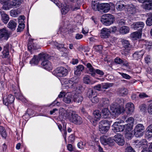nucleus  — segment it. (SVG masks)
Returning <instances> with one entry per match:
<instances>
[{"label": "nucleus", "mask_w": 152, "mask_h": 152, "mask_svg": "<svg viewBox=\"0 0 152 152\" xmlns=\"http://www.w3.org/2000/svg\"><path fill=\"white\" fill-rule=\"evenodd\" d=\"M112 114L114 116H118L125 111L123 107H121L116 103H113L110 106Z\"/></svg>", "instance_id": "obj_1"}, {"label": "nucleus", "mask_w": 152, "mask_h": 152, "mask_svg": "<svg viewBox=\"0 0 152 152\" xmlns=\"http://www.w3.org/2000/svg\"><path fill=\"white\" fill-rule=\"evenodd\" d=\"M68 73V70L63 66L58 67L53 72V74L58 77L66 76Z\"/></svg>", "instance_id": "obj_2"}, {"label": "nucleus", "mask_w": 152, "mask_h": 152, "mask_svg": "<svg viewBox=\"0 0 152 152\" xmlns=\"http://www.w3.org/2000/svg\"><path fill=\"white\" fill-rule=\"evenodd\" d=\"M114 18L110 14H106L103 15L101 19L102 23L106 26H109L113 23Z\"/></svg>", "instance_id": "obj_3"}, {"label": "nucleus", "mask_w": 152, "mask_h": 152, "mask_svg": "<svg viewBox=\"0 0 152 152\" xmlns=\"http://www.w3.org/2000/svg\"><path fill=\"white\" fill-rule=\"evenodd\" d=\"M121 42L123 50L126 53H129L133 48L132 45L128 40L125 39H121Z\"/></svg>", "instance_id": "obj_4"}, {"label": "nucleus", "mask_w": 152, "mask_h": 152, "mask_svg": "<svg viewBox=\"0 0 152 152\" xmlns=\"http://www.w3.org/2000/svg\"><path fill=\"white\" fill-rule=\"evenodd\" d=\"M69 119L72 123L77 125L80 124L83 122L81 117L73 113H71L69 116Z\"/></svg>", "instance_id": "obj_5"}, {"label": "nucleus", "mask_w": 152, "mask_h": 152, "mask_svg": "<svg viewBox=\"0 0 152 152\" xmlns=\"http://www.w3.org/2000/svg\"><path fill=\"white\" fill-rule=\"evenodd\" d=\"M11 35L10 31L6 28L0 29V39L7 40Z\"/></svg>", "instance_id": "obj_6"}, {"label": "nucleus", "mask_w": 152, "mask_h": 152, "mask_svg": "<svg viewBox=\"0 0 152 152\" xmlns=\"http://www.w3.org/2000/svg\"><path fill=\"white\" fill-rule=\"evenodd\" d=\"M120 122H115L112 126V130L115 132H121L124 131L125 129V125H121L119 124L121 123V121Z\"/></svg>", "instance_id": "obj_7"}, {"label": "nucleus", "mask_w": 152, "mask_h": 152, "mask_svg": "<svg viewBox=\"0 0 152 152\" xmlns=\"http://www.w3.org/2000/svg\"><path fill=\"white\" fill-rule=\"evenodd\" d=\"M100 140L101 143L104 145L108 144L111 146L114 145L115 144L114 138H107L103 136L101 137Z\"/></svg>", "instance_id": "obj_8"}, {"label": "nucleus", "mask_w": 152, "mask_h": 152, "mask_svg": "<svg viewBox=\"0 0 152 152\" xmlns=\"http://www.w3.org/2000/svg\"><path fill=\"white\" fill-rule=\"evenodd\" d=\"M114 140L117 144L120 145H123L125 142L123 137L121 134H118L114 137Z\"/></svg>", "instance_id": "obj_9"}, {"label": "nucleus", "mask_w": 152, "mask_h": 152, "mask_svg": "<svg viewBox=\"0 0 152 152\" xmlns=\"http://www.w3.org/2000/svg\"><path fill=\"white\" fill-rule=\"evenodd\" d=\"M3 99L4 104L6 106H7L9 104H12L14 102L15 98L13 96L10 94L6 98L3 97Z\"/></svg>", "instance_id": "obj_10"}, {"label": "nucleus", "mask_w": 152, "mask_h": 152, "mask_svg": "<svg viewBox=\"0 0 152 152\" xmlns=\"http://www.w3.org/2000/svg\"><path fill=\"white\" fill-rule=\"evenodd\" d=\"M41 65L43 68L48 71L53 69L52 64L48 60H44L41 63Z\"/></svg>", "instance_id": "obj_11"}, {"label": "nucleus", "mask_w": 152, "mask_h": 152, "mask_svg": "<svg viewBox=\"0 0 152 152\" xmlns=\"http://www.w3.org/2000/svg\"><path fill=\"white\" fill-rule=\"evenodd\" d=\"M144 26V24L142 22H138L134 23L132 24L133 28L135 30H138L142 32V28Z\"/></svg>", "instance_id": "obj_12"}, {"label": "nucleus", "mask_w": 152, "mask_h": 152, "mask_svg": "<svg viewBox=\"0 0 152 152\" xmlns=\"http://www.w3.org/2000/svg\"><path fill=\"white\" fill-rule=\"evenodd\" d=\"M84 69V67L82 65H79L74 68V74L77 76H80Z\"/></svg>", "instance_id": "obj_13"}, {"label": "nucleus", "mask_w": 152, "mask_h": 152, "mask_svg": "<svg viewBox=\"0 0 152 152\" xmlns=\"http://www.w3.org/2000/svg\"><path fill=\"white\" fill-rule=\"evenodd\" d=\"M126 8L128 12L131 14L135 13L138 10L136 7L132 4L127 6Z\"/></svg>", "instance_id": "obj_14"}, {"label": "nucleus", "mask_w": 152, "mask_h": 152, "mask_svg": "<svg viewBox=\"0 0 152 152\" xmlns=\"http://www.w3.org/2000/svg\"><path fill=\"white\" fill-rule=\"evenodd\" d=\"M110 30L107 28H103L101 31L100 36L103 38H107L110 35Z\"/></svg>", "instance_id": "obj_15"}, {"label": "nucleus", "mask_w": 152, "mask_h": 152, "mask_svg": "<svg viewBox=\"0 0 152 152\" xmlns=\"http://www.w3.org/2000/svg\"><path fill=\"white\" fill-rule=\"evenodd\" d=\"M83 64L86 66L88 70L89 74H91L92 76H95V73L94 72L95 71V69L91 64L89 63H84Z\"/></svg>", "instance_id": "obj_16"}, {"label": "nucleus", "mask_w": 152, "mask_h": 152, "mask_svg": "<svg viewBox=\"0 0 152 152\" xmlns=\"http://www.w3.org/2000/svg\"><path fill=\"white\" fill-rule=\"evenodd\" d=\"M124 3V2L122 1L118 2L115 4L117 9L120 11L123 10L126 6Z\"/></svg>", "instance_id": "obj_17"}, {"label": "nucleus", "mask_w": 152, "mask_h": 152, "mask_svg": "<svg viewBox=\"0 0 152 152\" xmlns=\"http://www.w3.org/2000/svg\"><path fill=\"white\" fill-rule=\"evenodd\" d=\"M72 96L70 93H67L63 98L64 102L66 104L70 103L72 101Z\"/></svg>", "instance_id": "obj_18"}, {"label": "nucleus", "mask_w": 152, "mask_h": 152, "mask_svg": "<svg viewBox=\"0 0 152 152\" xmlns=\"http://www.w3.org/2000/svg\"><path fill=\"white\" fill-rule=\"evenodd\" d=\"M144 8L146 10H152V0H146Z\"/></svg>", "instance_id": "obj_19"}, {"label": "nucleus", "mask_w": 152, "mask_h": 152, "mask_svg": "<svg viewBox=\"0 0 152 152\" xmlns=\"http://www.w3.org/2000/svg\"><path fill=\"white\" fill-rule=\"evenodd\" d=\"M144 129V127L143 125L141 124H138L135 126L134 129V132L135 134H137L139 133H140Z\"/></svg>", "instance_id": "obj_20"}, {"label": "nucleus", "mask_w": 152, "mask_h": 152, "mask_svg": "<svg viewBox=\"0 0 152 152\" xmlns=\"http://www.w3.org/2000/svg\"><path fill=\"white\" fill-rule=\"evenodd\" d=\"M126 108L128 111L127 113H131L133 112L134 110V104L131 102L128 103L126 105Z\"/></svg>", "instance_id": "obj_21"}, {"label": "nucleus", "mask_w": 152, "mask_h": 152, "mask_svg": "<svg viewBox=\"0 0 152 152\" xmlns=\"http://www.w3.org/2000/svg\"><path fill=\"white\" fill-rule=\"evenodd\" d=\"M144 54V52L142 50L135 52L132 55L134 59L138 60L142 58Z\"/></svg>", "instance_id": "obj_22"}, {"label": "nucleus", "mask_w": 152, "mask_h": 152, "mask_svg": "<svg viewBox=\"0 0 152 152\" xmlns=\"http://www.w3.org/2000/svg\"><path fill=\"white\" fill-rule=\"evenodd\" d=\"M142 35V32L137 31L134 32L132 33L130 37L133 40H137L141 38Z\"/></svg>", "instance_id": "obj_23"}, {"label": "nucleus", "mask_w": 152, "mask_h": 152, "mask_svg": "<svg viewBox=\"0 0 152 152\" xmlns=\"http://www.w3.org/2000/svg\"><path fill=\"white\" fill-rule=\"evenodd\" d=\"M9 44L7 43L4 46L3 48V50L2 52L3 55V57L7 58L9 55Z\"/></svg>", "instance_id": "obj_24"}, {"label": "nucleus", "mask_w": 152, "mask_h": 152, "mask_svg": "<svg viewBox=\"0 0 152 152\" xmlns=\"http://www.w3.org/2000/svg\"><path fill=\"white\" fill-rule=\"evenodd\" d=\"M83 100V98L80 94H75L73 96V100L76 103H81Z\"/></svg>", "instance_id": "obj_25"}, {"label": "nucleus", "mask_w": 152, "mask_h": 152, "mask_svg": "<svg viewBox=\"0 0 152 152\" xmlns=\"http://www.w3.org/2000/svg\"><path fill=\"white\" fill-rule=\"evenodd\" d=\"M17 26V23L13 20H11L8 23L7 27L13 31L15 30Z\"/></svg>", "instance_id": "obj_26"}, {"label": "nucleus", "mask_w": 152, "mask_h": 152, "mask_svg": "<svg viewBox=\"0 0 152 152\" xmlns=\"http://www.w3.org/2000/svg\"><path fill=\"white\" fill-rule=\"evenodd\" d=\"M129 27L124 26L120 28L119 31L121 34H124L129 33Z\"/></svg>", "instance_id": "obj_27"}, {"label": "nucleus", "mask_w": 152, "mask_h": 152, "mask_svg": "<svg viewBox=\"0 0 152 152\" xmlns=\"http://www.w3.org/2000/svg\"><path fill=\"white\" fill-rule=\"evenodd\" d=\"M110 112L107 108H105L103 109L102 111V115L103 118H107L110 114Z\"/></svg>", "instance_id": "obj_28"}, {"label": "nucleus", "mask_w": 152, "mask_h": 152, "mask_svg": "<svg viewBox=\"0 0 152 152\" xmlns=\"http://www.w3.org/2000/svg\"><path fill=\"white\" fill-rule=\"evenodd\" d=\"M110 122L108 120H104L101 121L99 123V126L103 127H108L110 128Z\"/></svg>", "instance_id": "obj_29"}, {"label": "nucleus", "mask_w": 152, "mask_h": 152, "mask_svg": "<svg viewBox=\"0 0 152 152\" xmlns=\"http://www.w3.org/2000/svg\"><path fill=\"white\" fill-rule=\"evenodd\" d=\"M115 62L118 64H123L124 65L127 66L128 65V63L126 61H124L121 59L119 57H116L115 59Z\"/></svg>", "instance_id": "obj_30"}, {"label": "nucleus", "mask_w": 152, "mask_h": 152, "mask_svg": "<svg viewBox=\"0 0 152 152\" xmlns=\"http://www.w3.org/2000/svg\"><path fill=\"white\" fill-rule=\"evenodd\" d=\"M118 92V94L120 96H122L126 95L128 93L127 89L124 88H119Z\"/></svg>", "instance_id": "obj_31"}, {"label": "nucleus", "mask_w": 152, "mask_h": 152, "mask_svg": "<svg viewBox=\"0 0 152 152\" xmlns=\"http://www.w3.org/2000/svg\"><path fill=\"white\" fill-rule=\"evenodd\" d=\"M61 7V10L62 15L66 14L69 10V6L68 5L65 4Z\"/></svg>", "instance_id": "obj_32"}, {"label": "nucleus", "mask_w": 152, "mask_h": 152, "mask_svg": "<svg viewBox=\"0 0 152 152\" xmlns=\"http://www.w3.org/2000/svg\"><path fill=\"white\" fill-rule=\"evenodd\" d=\"M28 47L29 50H34L37 48L36 44L34 43L32 41L29 42Z\"/></svg>", "instance_id": "obj_33"}, {"label": "nucleus", "mask_w": 152, "mask_h": 152, "mask_svg": "<svg viewBox=\"0 0 152 152\" xmlns=\"http://www.w3.org/2000/svg\"><path fill=\"white\" fill-rule=\"evenodd\" d=\"M1 20L4 23L7 24L9 20V17L8 15L5 13H3L1 15Z\"/></svg>", "instance_id": "obj_34"}, {"label": "nucleus", "mask_w": 152, "mask_h": 152, "mask_svg": "<svg viewBox=\"0 0 152 152\" xmlns=\"http://www.w3.org/2000/svg\"><path fill=\"white\" fill-rule=\"evenodd\" d=\"M20 12V11L18 9L15 10H12L10 12V15L11 16L15 17H17Z\"/></svg>", "instance_id": "obj_35"}, {"label": "nucleus", "mask_w": 152, "mask_h": 152, "mask_svg": "<svg viewBox=\"0 0 152 152\" xmlns=\"http://www.w3.org/2000/svg\"><path fill=\"white\" fill-rule=\"evenodd\" d=\"M96 94V92L91 88H89L88 90L87 93V96L89 98H92Z\"/></svg>", "instance_id": "obj_36"}, {"label": "nucleus", "mask_w": 152, "mask_h": 152, "mask_svg": "<svg viewBox=\"0 0 152 152\" xmlns=\"http://www.w3.org/2000/svg\"><path fill=\"white\" fill-rule=\"evenodd\" d=\"M0 133L3 138L5 139H6L7 134L4 128L1 126H0Z\"/></svg>", "instance_id": "obj_37"}, {"label": "nucleus", "mask_w": 152, "mask_h": 152, "mask_svg": "<svg viewBox=\"0 0 152 152\" xmlns=\"http://www.w3.org/2000/svg\"><path fill=\"white\" fill-rule=\"evenodd\" d=\"M21 0H13L10 3V6H12L19 7V6L21 4Z\"/></svg>", "instance_id": "obj_38"}, {"label": "nucleus", "mask_w": 152, "mask_h": 152, "mask_svg": "<svg viewBox=\"0 0 152 152\" xmlns=\"http://www.w3.org/2000/svg\"><path fill=\"white\" fill-rule=\"evenodd\" d=\"M39 57L41 60H48L49 57V55L46 53H40L39 54Z\"/></svg>", "instance_id": "obj_39"}, {"label": "nucleus", "mask_w": 152, "mask_h": 152, "mask_svg": "<svg viewBox=\"0 0 152 152\" xmlns=\"http://www.w3.org/2000/svg\"><path fill=\"white\" fill-rule=\"evenodd\" d=\"M146 134L149 136V137L152 136V124L149 126L146 129Z\"/></svg>", "instance_id": "obj_40"}, {"label": "nucleus", "mask_w": 152, "mask_h": 152, "mask_svg": "<svg viewBox=\"0 0 152 152\" xmlns=\"http://www.w3.org/2000/svg\"><path fill=\"white\" fill-rule=\"evenodd\" d=\"M66 87H67L69 88H72L73 87L74 84L73 81L70 80H67L65 82Z\"/></svg>", "instance_id": "obj_41"}, {"label": "nucleus", "mask_w": 152, "mask_h": 152, "mask_svg": "<svg viewBox=\"0 0 152 152\" xmlns=\"http://www.w3.org/2000/svg\"><path fill=\"white\" fill-rule=\"evenodd\" d=\"M101 85L102 88L104 89H107L113 86V83H103Z\"/></svg>", "instance_id": "obj_42"}, {"label": "nucleus", "mask_w": 152, "mask_h": 152, "mask_svg": "<svg viewBox=\"0 0 152 152\" xmlns=\"http://www.w3.org/2000/svg\"><path fill=\"white\" fill-rule=\"evenodd\" d=\"M99 126V131L102 134L106 133L108 131L110 128H108V127H103Z\"/></svg>", "instance_id": "obj_43"}, {"label": "nucleus", "mask_w": 152, "mask_h": 152, "mask_svg": "<svg viewBox=\"0 0 152 152\" xmlns=\"http://www.w3.org/2000/svg\"><path fill=\"white\" fill-rule=\"evenodd\" d=\"M143 43L146 47V48L148 50H150L152 46V42L148 41L147 40H144Z\"/></svg>", "instance_id": "obj_44"}, {"label": "nucleus", "mask_w": 152, "mask_h": 152, "mask_svg": "<svg viewBox=\"0 0 152 152\" xmlns=\"http://www.w3.org/2000/svg\"><path fill=\"white\" fill-rule=\"evenodd\" d=\"M110 6L108 3H104L103 11L104 12H108L110 9Z\"/></svg>", "instance_id": "obj_45"}, {"label": "nucleus", "mask_w": 152, "mask_h": 152, "mask_svg": "<svg viewBox=\"0 0 152 152\" xmlns=\"http://www.w3.org/2000/svg\"><path fill=\"white\" fill-rule=\"evenodd\" d=\"M99 3L96 2L95 1H92L91 6L92 9L95 11H98V10Z\"/></svg>", "instance_id": "obj_46"}, {"label": "nucleus", "mask_w": 152, "mask_h": 152, "mask_svg": "<svg viewBox=\"0 0 152 152\" xmlns=\"http://www.w3.org/2000/svg\"><path fill=\"white\" fill-rule=\"evenodd\" d=\"M19 25L17 29V31L20 32L23 30L25 27V24L23 23L19 22Z\"/></svg>", "instance_id": "obj_47"}, {"label": "nucleus", "mask_w": 152, "mask_h": 152, "mask_svg": "<svg viewBox=\"0 0 152 152\" xmlns=\"http://www.w3.org/2000/svg\"><path fill=\"white\" fill-rule=\"evenodd\" d=\"M94 114L95 118L97 119H99L100 118L101 114L99 110H95L94 113Z\"/></svg>", "instance_id": "obj_48"}, {"label": "nucleus", "mask_w": 152, "mask_h": 152, "mask_svg": "<svg viewBox=\"0 0 152 152\" xmlns=\"http://www.w3.org/2000/svg\"><path fill=\"white\" fill-rule=\"evenodd\" d=\"M66 95L65 94V93L64 92H61L60 93V94L58 95V97L53 102V104H57L58 103H59V102H57L58 99V98H62L63 97H65V96Z\"/></svg>", "instance_id": "obj_49"}, {"label": "nucleus", "mask_w": 152, "mask_h": 152, "mask_svg": "<svg viewBox=\"0 0 152 152\" xmlns=\"http://www.w3.org/2000/svg\"><path fill=\"white\" fill-rule=\"evenodd\" d=\"M54 45L58 49L64 48L65 50H66V48L64 47V45L63 44H60L58 42H56L54 43Z\"/></svg>", "instance_id": "obj_50"}, {"label": "nucleus", "mask_w": 152, "mask_h": 152, "mask_svg": "<svg viewBox=\"0 0 152 152\" xmlns=\"http://www.w3.org/2000/svg\"><path fill=\"white\" fill-rule=\"evenodd\" d=\"M31 64H37L39 62V60L37 56H34V57L30 61Z\"/></svg>", "instance_id": "obj_51"}, {"label": "nucleus", "mask_w": 152, "mask_h": 152, "mask_svg": "<svg viewBox=\"0 0 152 152\" xmlns=\"http://www.w3.org/2000/svg\"><path fill=\"white\" fill-rule=\"evenodd\" d=\"M92 102L94 103H96L99 102V98L97 97L96 94L91 99Z\"/></svg>", "instance_id": "obj_52"}, {"label": "nucleus", "mask_w": 152, "mask_h": 152, "mask_svg": "<svg viewBox=\"0 0 152 152\" xmlns=\"http://www.w3.org/2000/svg\"><path fill=\"white\" fill-rule=\"evenodd\" d=\"M83 81L85 83L88 84L90 83V80L88 76H86L83 78Z\"/></svg>", "instance_id": "obj_53"}, {"label": "nucleus", "mask_w": 152, "mask_h": 152, "mask_svg": "<svg viewBox=\"0 0 152 152\" xmlns=\"http://www.w3.org/2000/svg\"><path fill=\"white\" fill-rule=\"evenodd\" d=\"M146 24L148 26L152 25V15L150 17L148 18L146 21Z\"/></svg>", "instance_id": "obj_54"}, {"label": "nucleus", "mask_w": 152, "mask_h": 152, "mask_svg": "<svg viewBox=\"0 0 152 152\" xmlns=\"http://www.w3.org/2000/svg\"><path fill=\"white\" fill-rule=\"evenodd\" d=\"M94 48L96 51L99 52L101 51L103 48L101 45H97L95 46Z\"/></svg>", "instance_id": "obj_55"}, {"label": "nucleus", "mask_w": 152, "mask_h": 152, "mask_svg": "<svg viewBox=\"0 0 152 152\" xmlns=\"http://www.w3.org/2000/svg\"><path fill=\"white\" fill-rule=\"evenodd\" d=\"M12 7L10 6V4L9 5L7 3L3 4L2 8L4 10H9L10 8Z\"/></svg>", "instance_id": "obj_56"}, {"label": "nucleus", "mask_w": 152, "mask_h": 152, "mask_svg": "<svg viewBox=\"0 0 152 152\" xmlns=\"http://www.w3.org/2000/svg\"><path fill=\"white\" fill-rule=\"evenodd\" d=\"M116 102L115 103H116L117 104H121L122 105L124 103V100L122 99L118 98L116 100Z\"/></svg>", "instance_id": "obj_57"}, {"label": "nucleus", "mask_w": 152, "mask_h": 152, "mask_svg": "<svg viewBox=\"0 0 152 152\" xmlns=\"http://www.w3.org/2000/svg\"><path fill=\"white\" fill-rule=\"evenodd\" d=\"M133 134L130 132H126L125 134V137L128 139H131L132 137Z\"/></svg>", "instance_id": "obj_58"}, {"label": "nucleus", "mask_w": 152, "mask_h": 152, "mask_svg": "<svg viewBox=\"0 0 152 152\" xmlns=\"http://www.w3.org/2000/svg\"><path fill=\"white\" fill-rule=\"evenodd\" d=\"M139 108L140 110L142 111H145L147 109L146 106L145 104L141 105L139 107Z\"/></svg>", "instance_id": "obj_59"}, {"label": "nucleus", "mask_w": 152, "mask_h": 152, "mask_svg": "<svg viewBox=\"0 0 152 152\" xmlns=\"http://www.w3.org/2000/svg\"><path fill=\"white\" fill-rule=\"evenodd\" d=\"M75 138L73 134H72L69 137L68 142L69 143H72L75 140Z\"/></svg>", "instance_id": "obj_60"}, {"label": "nucleus", "mask_w": 152, "mask_h": 152, "mask_svg": "<svg viewBox=\"0 0 152 152\" xmlns=\"http://www.w3.org/2000/svg\"><path fill=\"white\" fill-rule=\"evenodd\" d=\"M102 102L104 105H108L109 103V101L108 99L106 98H103L102 99Z\"/></svg>", "instance_id": "obj_61"}, {"label": "nucleus", "mask_w": 152, "mask_h": 152, "mask_svg": "<svg viewBox=\"0 0 152 152\" xmlns=\"http://www.w3.org/2000/svg\"><path fill=\"white\" fill-rule=\"evenodd\" d=\"M94 73H95V75L96 73L101 75H103L104 74V73L102 71L99 69H95Z\"/></svg>", "instance_id": "obj_62"}, {"label": "nucleus", "mask_w": 152, "mask_h": 152, "mask_svg": "<svg viewBox=\"0 0 152 152\" xmlns=\"http://www.w3.org/2000/svg\"><path fill=\"white\" fill-rule=\"evenodd\" d=\"M143 149L146 151L147 152H152V143L150 144L148 148H145Z\"/></svg>", "instance_id": "obj_63"}, {"label": "nucleus", "mask_w": 152, "mask_h": 152, "mask_svg": "<svg viewBox=\"0 0 152 152\" xmlns=\"http://www.w3.org/2000/svg\"><path fill=\"white\" fill-rule=\"evenodd\" d=\"M126 152H135V151L132 147H128L126 149Z\"/></svg>", "instance_id": "obj_64"}]
</instances>
